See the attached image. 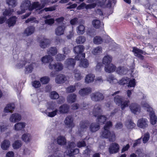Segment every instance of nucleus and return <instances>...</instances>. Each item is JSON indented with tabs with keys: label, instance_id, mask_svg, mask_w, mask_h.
Listing matches in <instances>:
<instances>
[{
	"label": "nucleus",
	"instance_id": "1",
	"mask_svg": "<svg viewBox=\"0 0 157 157\" xmlns=\"http://www.w3.org/2000/svg\"><path fill=\"white\" fill-rule=\"evenodd\" d=\"M51 0H41V3L39 2H35L32 4L30 0H24L20 6L21 11L17 12V14H20L25 13L26 10H28L31 11L34 9L40 10L47 4H49Z\"/></svg>",
	"mask_w": 157,
	"mask_h": 157
},
{
	"label": "nucleus",
	"instance_id": "2",
	"mask_svg": "<svg viewBox=\"0 0 157 157\" xmlns=\"http://www.w3.org/2000/svg\"><path fill=\"white\" fill-rule=\"evenodd\" d=\"M56 103L53 101H49L46 105L40 104L38 106L40 111L49 117H53L56 115L58 111Z\"/></svg>",
	"mask_w": 157,
	"mask_h": 157
},
{
	"label": "nucleus",
	"instance_id": "3",
	"mask_svg": "<svg viewBox=\"0 0 157 157\" xmlns=\"http://www.w3.org/2000/svg\"><path fill=\"white\" fill-rule=\"evenodd\" d=\"M112 125L111 122H107L104 127L101 135L103 137L109 138L110 141H114L115 140V134L113 132H110L109 131V129Z\"/></svg>",
	"mask_w": 157,
	"mask_h": 157
},
{
	"label": "nucleus",
	"instance_id": "4",
	"mask_svg": "<svg viewBox=\"0 0 157 157\" xmlns=\"http://www.w3.org/2000/svg\"><path fill=\"white\" fill-rule=\"evenodd\" d=\"M141 105L144 109H146L147 111L149 113L150 117V121L151 124L154 125L156 122V118L155 116L152 108L147 102L142 101L141 102Z\"/></svg>",
	"mask_w": 157,
	"mask_h": 157
},
{
	"label": "nucleus",
	"instance_id": "5",
	"mask_svg": "<svg viewBox=\"0 0 157 157\" xmlns=\"http://www.w3.org/2000/svg\"><path fill=\"white\" fill-rule=\"evenodd\" d=\"M17 0H6V3L8 5L9 9H6L3 12V15L4 16H10L13 12V9H10L11 8L14 7L17 4Z\"/></svg>",
	"mask_w": 157,
	"mask_h": 157
},
{
	"label": "nucleus",
	"instance_id": "6",
	"mask_svg": "<svg viewBox=\"0 0 157 157\" xmlns=\"http://www.w3.org/2000/svg\"><path fill=\"white\" fill-rule=\"evenodd\" d=\"M114 101L116 104L118 105H121L122 110H124L125 108L128 107L129 103V100L124 101L122 97L117 95L114 98Z\"/></svg>",
	"mask_w": 157,
	"mask_h": 157
},
{
	"label": "nucleus",
	"instance_id": "7",
	"mask_svg": "<svg viewBox=\"0 0 157 157\" xmlns=\"http://www.w3.org/2000/svg\"><path fill=\"white\" fill-rule=\"evenodd\" d=\"M85 53H82L81 55H78L75 57V59L80 60L79 66L83 68H87L89 65V63L88 60L86 59H83L85 58Z\"/></svg>",
	"mask_w": 157,
	"mask_h": 157
},
{
	"label": "nucleus",
	"instance_id": "8",
	"mask_svg": "<svg viewBox=\"0 0 157 157\" xmlns=\"http://www.w3.org/2000/svg\"><path fill=\"white\" fill-rule=\"evenodd\" d=\"M75 146V144L73 142L68 143V146L67 147V150L65 152L67 154L69 155H75L79 153V149L78 148L74 149Z\"/></svg>",
	"mask_w": 157,
	"mask_h": 157
},
{
	"label": "nucleus",
	"instance_id": "9",
	"mask_svg": "<svg viewBox=\"0 0 157 157\" xmlns=\"http://www.w3.org/2000/svg\"><path fill=\"white\" fill-rule=\"evenodd\" d=\"M49 68L52 70H55L57 71H61L63 69V64L60 63H50L48 65Z\"/></svg>",
	"mask_w": 157,
	"mask_h": 157
},
{
	"label": "nucleus",
	"instance_id": "10",
	"mask_svg": "<svg viewBox=\"0 0 157 157\" xmlns=\"http://www.w3.org/2000/svg\"><path fill=\"white\" fill-rule=\"evenodd\" d=\"M32 57V55L31 54H29L25 56V59L24 61H20L18 62L16 65V67L18 69L21 68L23 66L27 64V61H29L31 60Z\"/></svg>",
	"mask_w": 157,
	"mask_h": 157
},
{
	"label": "nucleus",
	"instance_id": "11",
	"mask_svg": "<svg viewBox=\"0 0 157 157\" xmlns=\"http://www.w3.org/2000/svg\"><path fill=\"white\" fill-rule=\"evenodd\" d=\"M90 96L91 100L95 101H101L104 98L103 94L99 92L93 93L90 94Z\"/></svg>",
	"mask_w": 157,
	"mask_h": 157
},
{
	"label": "nucleus",
	"instance_id": "12",
	"mask_svg": "<svg viewBox=\"0 0 157 157\" xmlns=\"http://www.w3.org/2000/svg\"><path fill=\"white\" fill-rule=\"evenodd\" d=\"M149 122L145 118H141L138 120L137 122V126L140 128L144 129L148 126Z\"/></svg>",
	"mask_w": 157,
	"mask_h": 157
},
{
	"label": "nucleus",
	"instance_id": "13",
	"mask_svg": "<svg viewBox=\"0 0 157 157\" xmlns=\"http://www.w3.org/2000/svg\"><path fill=\"white\" fill-rule=\"evenodd\" d=\"M21 119V115L18 113H15L10 115L9 120L11 122L15 123L20 121Z\"/></svg>",
	"mask_w": 157,
	"mask_h": 157
},
{
	"label": "nucleus",
	"instance_id": "14",
	"mask_svg": "<svg viewBox=\"0 0 157 157\" xmlns=\"http://www.w3.org/2000/svg\"><path fill=\"white\" fill-rule=\"evenodd\" d=\"M74 118L71 116H69L66 117L64 123L68 127L72 128L75 126L74 123Z\"/></svg>",
	"mask_w": 157,
	"mask_h": 157
},
{
	"label": "nucleus",
	"instance_id": "15",
	"mask_svg": "<svg viewBox=\"0 0 157 157\" xmlns=\"http://www.w3.org/2000/svg\"><path fill=\"white\" fill-rule=\"evenodd\" d=\"M132 52H133L135 56L141 59H144V56L142 55H145L146 53L145 52L136 47L133 48Z\"/></svg>",
	"mask_w": 157,
	"mask_h": 157
},
{
	"label": "nucleus",
	"instance_id": "16",
	"mask_svg": "<svg viewBox=\"0 0 157 157\" xmlns=\"http://www.w3.org/2000/svg\"><path fill=\"white\" fill-rule=\"evenodd\" d=\"M67 80V76L63 74H59L57 75L55 79L56 83L60 84L64 83Z\"/></svg>",
	"mask_w": 157,
	"mask_h": 157
},
{
	"label": "nucleus",
	"instance_id": "17",
	"mask_svg": "<svg viewBox=\"0 0 157 157\" xmlns=\"http://www.w3.org/2000/svg\"><path fill=\"white\" fill-rule=\"evenodd\" d=\"M26 124L24 122H20L16 123L13 127V129L16 131L23 130L25 127Z\"/></svg>",
	"mask_w": 157,
	"mask_h": 157
},
{
	"label": "nucleus",
	"instance_id": "18",
	"mask_svg": "<svg viewBox=\"0 0 157 157\" xmlns=\"http://www.w3.org/2000/svg\"><path fill=\"white\" fill-rule=\"evenodd\" d=\"M129 108L132 112L135 114L139 113L140 111V106L136 103H131L129 106Z\"/></svg>",
	"mask_w": 157,
	"mask_h": 157
},
{
	"label": "nucleus",
	"instance_id": "19",
	"mask_svg": "<svg viewBox=\"0 0 157 157\" xmlns=\"http://www.w3.org/2000/svg\"><path fill=\"white\" fill-rule=\"evenodd\" d=\"M75 63V59L72 58H69L65 61L64 65L69 69H71L74 68Z\"/></svg>",
	"mask_w": 157,
	"mask_h": 157
},
{
	"label": "nucleus",
	"instance_id": "20",
	"mask_svg": "<svg viewBox=\"0 0 157 157\" xmlns=\"http://www.w3.org/2000/svg\"><path fill=\"white\" fill-rule=\"evenodd\" d=\"M119 148L120 147L119 144L117 143H114L110 145L109 149L110 153L113 154L118 152Z\"/></svg>",
	"mask_w": 157,
	"mask_h": 157
},
{
	"label": "nucleus",
	"instance_id": "21",
	"mask_svg": "<svg viewBox=\"0 0 157 157\" xmlns=\"http://www.w3.org/2000/svg\"><path fill=\"white\" fill-rule=\"evenodd\" d=\"M66 28L65 25L63 23L59 25L55 29V33L57 36H61L64 34Z\"/></svg>",
	"mask_w": 157,
	"mask_h": 157
},
{
	"label": "nucleus",
	"instance_id": "22",
	"mask_svg": "<svg viewBox=\"0 0 157 157\" xmlns=\"http://www.w3.org/2000/svg\"><path fill=\"white\" fill-rule=\"evenodd\" d=\"M102 111L101 105L99 104H96L94 107L92 112H90V114L91 115H93L94 116L96 117Z\"/></svg>",
	"mask_w": 157,
	"mask_h": 157
},
{
	"label": "nucleus",
	"instance_id": "23",
	"mask_svg": "<svg viewBox=\"0 0 157 157\" xmlns=\"http://www.w3.org/2000/svg\"><path fill=\"white\" fill-rule=\"evenodd\" d=\"M21 139L25 143H29L32 140V136L31 134L26 132L22 135Z\"/></svg>",
	"mask_w": 157,
	"mask_h": 157
},
{
	"label": "nucleus",
	"instance_id": "24",
	"mask_svg": "<svg viewBox=\"0 0 157 157\" xmlns=\"http://www.w3.org/2000/svg\"><path fill=\"white\" fill-rule=\"evenodd\" d=\"M92 90L90 88L87 87L81 89L78 92L79 94L82 97H84L88 95L91 92Z\"/></svg>",
	"mask_w": 157,
	"mask_h": 157
},
{
	"label": "nucleus",
	"instance_id": "25",
	"mask_svg": "<svg viewBox=\"0 0 157 157\" xmlns=\"http://www.w3.org/2000/svg\"><path fill=\"white\" fill-rule=\"evenodd\" d=\"M116 69V66L112 63H110L105 66V70L108 73H112Z\"/></svg>",
	"mask_w": 157,
	"mask_h": 157
},
{
	"label": "nucleus",
	"instance_id": "26",
	"mask_svg": "<svg viewBox=\"0 0 157 157\" xmlns=\"http://www.w3.org/2000/svg\"><path fill=\"white\" fill-rule=\"evenodd\" d=\"M88 126V124L86 122L82 121L80 124V126L78 131L80 134L82 135L86 131V128Z\"/></svg>",
	"mask_w": 157,
	"mask_h": 157
},
{
	"label": "nucleus",
	"instance_id": "27",
	"mask_svg": "<svg viewBox=\"0 0 157 157\" xmlns=\"http://www.w3.org/2000/svg\"><path fill=\"white\" fill-rule=\"evenodd\" d=\"M69 110V106L67 104H63L60 106L59 108L58 111L61 113H67Z\"/></svg>",
	"mask_w": 157,
	"mask_h": 157
},
{
	"label": "nucleus",
	"instance_id": "28",
	"mask_svg": "<svg viewBox=\"0 0 157 157\" xmlns=\"http://www.w3.org/2000/svg\"><path fill=\"white\" fill-rule=\"evenodd\" d=\"M48 151L49 153L55 152L58 150V148L57 146L54 143L49 144L47 147Z\"/></svg>",
	"mask_w": 157,
	"mask_h": 157
},
{
	"label": "nucleus",
	"instance_id": "29",
	"mask_svg": "<svg viewBox=\"0 0 157 157\" xmlns=\"http://www.w3.org/2000/svg\"><path fill=\"white\" fill-rule=\"evenodd\" d=\"M106 0H96V5L103 7H108L109 6H111V2H109L107 4L106 3Z\"/></svg>",
	"mask_w": 157,
	"mask_h": 157
},
{
	"label": "nucleus",
	"instance_id": "30",
	"mask_svg": "<svg viewBox=\"0 0 157 157\" xmlns=\"http://www.w3.org/2000/svg\"><path fill=\"white\" fill-rule=\"evenodd\" d=\"M95 78L94 75L89 74L87 75L85 78V82L86 83H89L93 82Z\"/></svg>",
	"mask_w": 157,
	"mask_h": 157
},
{
	"label": "nucleus",
	"instance_id": "31",
	"mask_svg": "<svg viewBox=\"0 0 157 157\" xmlns=\"http://www.w3.org/2000/svg\"><path fill=\"white\" fill-rule=\"evenodd\" d=\"M27 64H26L25 67V72L26 73H31L33 69L34 63H30L29 61H27Z\"/></svg>",
	"mask_w": 157,
	"mask_h": 157
},
{
	"label": "nucleus",
	"instance_id": "32",
	"mask_svg": "<svg viewBox=\"0 0 157 157\" xmlns=\"http://www.w3.org/2000/svg\"><path fill=\"white\" fill-rule=\"evenodd\" d=\"M50 42V41L49 39L44 37L40 41V46L42 48H45L49 45Z\"/></svg>",
	"mask_w": 157,
	"mask_h": 157
},
{
	"label": "nucleus",
	"instance_id": "33",
	"mask_svg": "<svg viewBox=\"0 0 157 157\" xmlns=\"http://www.w3.org/2000/svg\"><path fill=\"white\" fill-rule=\"evenodd\" d=\"M81 84L79 82H78L75 84V86H70L67 87L66 89V91L67 93H72L76 90V87L78 86L80 87Z\"/></svg>",
	"mask_w": 157,
	"mask_h": 157
},
{
	"label": "nucleus",
	"instance_id": "34",
	"mask_svg": "<svg viewBox=\"0 0 157 157\" xmlns=\"http://www.w3.org/2000/svg\"><path fill=\"white\" fill-rule=\"evenodd\" d=\"M128 72V69L124 67H119L116 69L117 73L120 75L126 74Z\"/></svg>",
	"mask_w": 157,
	"mask_h": 157
},
{
	"label": "nucleus",
	"instance_id": "35",
	"mask_svg": "<svg viewBox=\"0 0 157 157\" xmlns=\"http://www.w3.org/2000/svg\"><path fill=\"white\" fill-rule=\"evenodd\" d=\"M92 24L94 27L96 29L99 28L104 25L103 23L98 19L93 20L92 21Z\"/></svg>",
	"mask_w": 157,
	"mask_h": 157
},
{
	"label": "nucleus",
	"instance_id": "36",
	"mask_svg": "<svg viewBox=\"0 0 157 157\" xmlns=\"http://www.w3.org/2000/svg\"><path fill=\"white\" fill-rule=\"evenodd\" d=\"M53 58L49 55L45 56L41 59L42 62L44 63H53Z\"/></svg>",
	"mask_w": 157,
	"mask_h": 157
},
{
	"label": "nucleus",
	"instance_id": "37",
	"mask_svg": "<svg viewBox=\"0 0 157 157\" xmlns=\"http://www.w3.org/2000/svg\"><path fill=\"white\" fill-rule=\"evenodd\" d=\"M15 108L14 104L13 103L9 104L6 105L4 109V112L6 113H12Z\"/></svg>",
	"mask_w": 157,
	"mask_h": 157
},
{
	"label": "nucleus",
	"instance_id": "38",
	"mask_svg": "<svg viewBox=\"0 0 157 157\" xmlns=\"http://www.w3.org/2000/svg\"><path fill=\"white\" fill-rule=\"evenodd\" d=\"M106 80L111 84H116L118 82V80L112 75H110L108 76Z\"/></svg>",
	"mask_w": 157,
	"mask_h": 157
},
{
	"label": "nucleus",
	"instance_id": "39",
	"mask_svg": "<svg viewBox=\"0 0 157 157\" xmlns=\"http://www.w3.org/2000/svg\"><path fill=\"white\" fill-rule=\"evenodd\" d=\"M100 128L99 124L98 123H94L91 124L90 126V130L92 132H95Z\"/></svg>",
	"mask_w": 157,
	"mask_h": 157
},
{
	"label": "nucleus",
	"instance_id": "40",
	"mask_svg": "<svg viewBox=\"0 0 157 157\" xmlns=\"http://www.w3.org/2000/svg\"><path fill=\"white\" fill-rule=\"evenodd\" d=\"M10 145V142L7 140H5L2 141L1 144L2 148L4 150H7Z\"/></svg>",
	"mask_w": 157,
	"mask_h": 157
},
{
	"label": "nucleus",
	"instance_id": "41",
	"mask_svg": "<svg viewBox=\"0 0 157 157\" xmlns=\"http://www.w3.org/2000/svg\"><path fill=\"white\" fill-rule=\"evenodd\" d=\"M112 60V57L109 55H107L105 56L103 59V63L105 65L110 63Z\"/></svg>",
	"mask_w": 157,
	"mask_h": 157
},
{
	"label": "nucleus",
	"instance_id": "42",
	"mask_svg": "<svg viewBox=\"0 0 157 157\" xmlns=\"http://www.w3.org/2000/svg\"><path fill=\"white\" fill-rule=\"evenodd\" d=\"M35 31V28L33 26H29L25 30L24 33L26 36H29L33 33Z\"/></svg>",
	"mask_w": 157,
	"mask_h": 157
},
{
	"label": "nucleus",
	"instance_id": "43",
	"mask_svg": "<svg viewBox=\"0 0 157 157\" xmlns=\"http://www.w3.org/2000/svg\"><path fill=\"white\" fill-rule=\"evenodd\" d=\"M102 48L99 46L93 48L92 51V53L95 55H98L102 53Z\"/></svg>",
	"mask_w": 157,
	"mask_h": 157
},
{
	"label": "nucleus",
	"instance_id": "44",
	"mask_svg": "<svg viewBox=\"0 0 157 157\" xmlns=\"http://www.w3.org/2000/svg\"><path fill=\"white\" fill-rule=\"evenodd\" d=\"M125 125L128 129H130L134 128L136 124L131 120H128L125 123Z\"/></svg>",
	"mask_w": 157,
	"mask_h": 157
},
{
	"label": "nucleus",
	"instance_id": "45",
	"mask_svg": "<svg viewBox=\"0 0 157 157\" xmlns=\"http://www.w3.org/2000/svg\"><path fill=\"white\" fill-rule=\"evenodd\" d=\"M84 50V47L82 45H79L76 46L74 48V51L75 53L77 54H79V55H81V53Z\"/></svg>",
	"mask_w": 157,
	"mask_h": 157
},
{
	"label": "nucleus",
	"instance_id": "46",
	"mask_svg": "<svg viewBox=\"0 0 157 157\" xmlns=\"http://www.w3.org/2000/svg\"><path fill=\"white\" fill-rule=\"evenodd\" d=\"M76 95L74 94H71L67 97V100L69 103H73L76 100Z\"/></svg>",
	"mask_w": 157,
	"mask_h": 157
},
{
	"label": "nucleus",
	"instance_id": "47",
	"mask_svg": "<svg viewBox=\"0 0 157 157\" xmlns=\"http://www.w3.org/2000/svg\"><path fill=\"white\" fill-rule=\"evenodd\" d=\"M16 19L15 16H13L7 20V22L9 27L13 26L15 24Z\"/></svg>",
	"mask_w": 157,
	"mask_h": 157
},
{
	"label": "nucleus",
	"instance_id": "48",
	"mask_svg": "<svg viewBox=\"0 0 157 157\" xmlns=\"http://www.w3.org/2000/svg\"><path fill=\"white\" fill-rule=\"evenodd\" d=\"M73 73L74 74V77L75 80L78 81L80 80L82 78L81 73L78 70H75L73 71Z\"/></svg>",
	"mask_w": 157,
	"mask_h": 157
},
{
	"label": "nucleus",
	"instance_id": "49",
	"mask_svg": "<svg viewBox=\"0 0 157 157\" xmlns=\"http://www.w3.org/2000/svg\"><path fill=\"white\" fill-rule=\"evenodd\" d=\"M77 33L79 35L83 34L85 32V27L83 25H80L76 28Z\"/></svg>",
	"mask_w": 157,
	"mask_h": 157
},
{
	"label": "nucleus",
	"instance_id": "50",
	"mask_svg": "<svg viewBox=\"0 0 157 157\" xmlns=\"http://www.w3.org/2000/svg\"><path fill=\"white\" fill-rule=\"evenodd\" d=\"M57 142L58 144L61 145H64L66 142L64 137L61 136H60L58 137Z\"/></svg>",
	"mask_w": 157,
	"mask_h": 157
},
{
	"label": "nucleus",
	"instance_id": "51",
	"mask_svg": "<svg viewBox=\"0 0 157 157\" xmlns=\"http://www.w3.org/2000/svg\"><path fill=\"white\" fill-rule=\"evenodd\" d=\"M49 55L54 56L57 52V50L56 47H52L47 51Z\"/></svg>",
	"mask_w": 157,
	"mask_h": 157
},
{
	"label": "nucleus",
	"instance_id": "52",
	"mask_svg": "<svg viewBox=\"0 0 157 157\" xmlns=\"http://www.w3.org/2000/svg\"><path fill=\"white\" fill-rule=\"evenodd\" d=\"M49 97L52 99H56L59 97L58 94L56 91H53L50 92L49 94Z\"/></svg>",
	"mask_w": 157,
	"mask_h": 157
},
{
	"label": "nucleus",
	"instance_id": "53",
	"mask_svg": "<svg viewBox=\"0 0 157 157\" xmlns=\"http://www.w3.org/2000/svg\"><path fill=\"white\" fill-rule=\"evenodd\" d=\"M22 143L21 141L17 140L15 141L13 144L14 149H18L22 145Z\"/></svg>",
	"mask_w": 157,
	"mask_h": 157
},
{
	"label": "nucleus",
	"instance_id": "54",
	"mask_svg": "<svg viewBox=\"0 0 157 157\" xmlns=\"http://www.w3.org/2000/svg\"><path fill=\"white\" fill-rule=\"evenodd\" d=\"M129 81V78L127 77H125L121 79L118 83L121 85H124L128 83Z\"/></svg>",
	"mask_w": 157,
	"mask_h": 157
},
{
	"label": "nucleus",
	"instance_id": "55",
	"mask_svg": "<svg viewBox=\"0 0 157 157\" xmlns=\"http://www.w3.org/2000/svg\"><path fill=\"white\" fill-rule=\"evenodd\" d=\"M85 41V37L83 36H80L77 38L76 41L78 44H82Z\"/></svg>",
	"mask_w": 157,
	"mask_h": 157
},
{
	"label": "nucleus",
	"instance_id": "56",
	"mask_svg": "<svg viewBox=\"0 0 157 157\" xmlns=\"http://www.w3.org/2000/svg\"><path fill=\"white\" fill-rule=\"evenodd\" d=\"M103 40L100 36H96L94 37L93 41L94 44H98L101 43L102 42Z\"/></svg>",
	"mask_w": 157,
	"mask_h": 157
},
{
	"label": "nucleus",
	"instance_id": "57",
	"mask_svg": "<svg viewBox=\"0 0 157 157\" xmlns=\"http://www.w3.org/2000/svg\"><path fill=\"white\" fill-rule=\"evenodd\" d=\"M40 80L42 84H46L50 81V78L48 76H44L41 77Z\"/></svg>",
	"mask_w": 157,
	"mask_h": 157
},
{
	"label": "nucleus",
	"instance_id": "58",
	"mask_svg": "<svg viewBox=\"0 0 157 157\" xmlns=\"http://www.w3.org/2000/svg\"><path fill=\"white\" fill-rule=\"evenodd\" d=\"M98 121L101 124H103L106 120L107 118L103 115L98 116Z\"/></svg>",
	"mask_w": 157,
	"mask_h": 157
},
{
	"label": "nucleus",
	"instance_id": "59",
	"mask_svg": "<svg viewBox=\"0 0 157 157\" xmlns=\"http://www.w3.org/2000/svg\"><path fill=\"white\" fill-rule=\"evenodd\" d=\"M128 86L129 87H134L136 85L135 80V79H130L129 78V81L128 82Z\"/></svg>",
	"mask_w": 157,
	"mask_h": 157
},
{
	"label": "nucleus",
	"instance_id": "60",
	"mask_svg": "<svg viewBox=\"0 0 157 157\" xmlns=\"http://www.w3.org/2000/svg\"><path fill=\"white\" fill-rule=\"evenodd\" d=\"M55 9L56 6H53L45 8L43 10H41L38 13L39 14L41 13H42V12L44 10L46 12L51 11L55 10Z\"/></svg>",
	"mask_w": 157,
	"mask_h": 157
},
{
	"label": "nucleus",
	"instance_id": "61",
	"mask_svg": "<svg viewBox=\"0 0 157 157\" xmlns=\"http://www.w3.org/2000/svg\"><path fill=\"white\" fill-rule=\"evenodd\" d=\"M65 56L61 54H57L56 56V58L58 61H61L64 60Z\"/></svg>",
	"mask_w": 157,
	"mask_h": 157
},
{
	"label": "nucleus",
	"instance_id": "62",
	"mask_svg": "<svg viewBox=\"0 0 157 157\" xmlns=\"http://www.w3.org/2000/svg\"><path fill=\"white\" fill-rule=\"evenodd\" d=\"M32 86L35 88H38L40 87L41 84L39 81H35L32 82Z\"/></svg>",
	"mask_w": 157,
	"mask_h": 157
},
{
	"label": "nucleus",
	"instance_id": "63",
	"mask_svg": "<svg viewBox=\"0 0 157 157\" xmlns=\"http://www.w3.org/2000/svg\"><path fill=\"white\" fill-rule=\"evenodd\" d=\"M150 137V135L148 133H145L143 138V142L144 143H147L149 140Z\"/></svg>",
	"mask_w": 157,
	"mask_h": 157
},
{
	"label": "nucleus",
	"instance_id": "64",
	"mask_svg": "<svg viewBox=\"0 0 157 157\" xmlns=\"http://www.w3.org/2000/svg\"><path fill=\"white\" fill-rule=\"evenodd\" d=\"M25 22L26 23H28L29 22H30L31 23L34 22L36 23H38L39 22L38 21L36 20L35 18L33 17L28 19L26 20Z\"/></svg>",
	"mask_w": 157,
	"mask_h": 157
}]
</instances>
